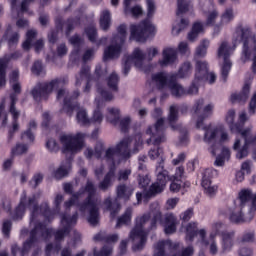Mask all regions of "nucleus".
Segmentation results:
<instances>
[{
	"instance_id": "79ce46f5",
	"label": "nucleus",
	"mask_w": 256,
	"mask_h": 256,
	"mask_svg": "<svg viewBox=\"0 0 256 256\" xmlns=\"http://www.w3.org/2000/svg\"><path fill=\"white\" fill-rule=\"evenodd\" d=\"M133 0H125L124 1V13L126 15H131L134 18H138L143 14L142 7L140 5H136L134 7H130Z\"/></svg>"
},
{
	"instance_id": "473e14b6",
	"label": "nucleus",
	"mask_w": 256,
	"mask_h": 256,
	"mask_svg": "<svg viewBox=\"0 0 256 256\" xmlns=\"http://www.w3.org/2000/svg\"><path fill=\"white\" fill-rule=\"evenodd\" d=\"M69 42L75 48L71 52L70 61L72 63H77L80 60V46L83 43V40L79 35L76 34L70 38Z\"/></svg>"
},
{
	"instance_id": "20e7f679",
	"label": "nucleus",
	"mask_w": 256,
	"mask_h": 256,
	"mask_svg": "<svg viewBox=\"0 0 256 256\" xmlns=\"http://www.w3.org/2000/svg\"><path fill=\"white\" fill-rule=\"evenodd\" d=\"M214 109L215 104L213 102L206 103L204 98H199L194 102L192 112L194 116H197V129L205 131L203 141L211 145L209 151L212 156H217L220 145L229 143L231 136L223 125H204V121L212 117Z\"/></svg>"
},
{
	"instance_id": "2f4dec72",
	"label": "nucleus",
	"mask_w": 256,
	"mask_h": 256,
	"mask_svg": "<svg viewBox=\"0 0 256 256\" xmlns=\"http://www.w3.org/2000/svg\"><path fill=\"white\" fill-rule=\"evenodd\" d=\"M251 82H246L241 92H235L231 95L230 101L232 103H244L248 100L250 95Z\"/></svg>"
},
{
	"instance_id": "393cba45",
	"label": "nucleus",
	"mask_w": 256,
	"mask_h": 256,
	"mask_svg": "<svg viewBox=\"0 0 256 256\" xmlns=\"http://www.w3.org/2000/svg\"><path fill=\"white\" fill-rule=\"evenodd\" d=\"M244 208V206L235 204V206L230 209L229 220L231 223L242 224L250 222L254 218V212H249V217H246L244 214Z\"/></svg>"
},
{
	"instance_id": "f3484780",
	"label": "nucleus",
	"mask_w": 256,
	"mask_h": 256,
	"mask_svg": "<svg viewBox=\"0 0 256 256\" xmlns=\"http://www.w3.org/2000/svg\"><path fill=\"white\" fill-rule=\"evenodd\" d=\"M117 31L118 34L113 36L111 45L106 47L104 50V61L118 59L121 54L122 47L127 37V26L125 24H121L117 28Z\"/></svg>"
},
{
	"instance_id": "c9c22d12",
	"label": "nucleus",
	"mask_w": 256,
	"mask_h": 256,
	"mask_svg": "<svg viewBox=\"0 0 256 256\" xmlns=\"http://www.w3.org/2000/svg\"><path fill=\"white\" fill-rule=\"evenodd\" d=\"M83 81H87V85L84 89V92H89L91 77L90 68L86 65L82 66L81 71L79 72V74L76 75V86H80Z\"/></svg>"
},
{
	"instance_id": "3c124183",
	"label": "nucleus",
	"mask_w": 256,
	"mask_h": 256,
	"mask_svg": "<svg viewBox=\"0 0 256 256\" xmlns=\"http://www.w3.org/2000/svg\"><path fill=\"white\" fill-rule=\"evenodd\" d=\"M186 234L187 240L190 242H192L197 235L199 236L198 223L194 221L189 222L186 226Z\"/></svg>"
},
{
	"instance_id": "de8ad7c7",
	"label": "nucleus",
	"mask_w": 256,
	"mask_h": 256,
	"mask_svg": "<svg viewBox=\"0 0 256 256\" xmlns=\"http://www.w3.org/2000/svg\"><path fill=\"white\" fill-rule=\"evenodd\" d=\"M120 119V109L118 107H108L106 113L107 122L117 125Z\"/></svg>"
},
{
	"instance_id": "680f3d73",
	"label": "nucleus",
	"mask_w": 256,
	"mask_h": 256,
	"mask_svg": "<svg viewBox=\"0 0 256 256\" xmlns=\"http://www.w3.org/2000/svg\"><path fill=\"white\" fill-rule=\"evenodd\" d=\"M27 150H28L27 143H17L16 146L12 148V151H11L12 157L23 155L27 152Z\"/></svg>"
},
{
	"instance_id": "7c9ffc66",
	"label": "nucleus",
	"mask_w": 256,
	"mask_h": 256,
	"mask_svg": "<svg viewBox=\"0 0 256 256\" xmlns=\"http://www.w3.org/2000/svg\"><path fill=\"white\" fill-rule=\"evenodd\" d=\"M178 60V52L176 48L167 47L163 50V59L159 61L161 67H167L176 63Z\"/></svg>"
},
{
	"instance_id": "0e129e2a",
	"label": "nucleus",
	"mask_w": 256,
	"mask_h": 256,
	"mask_svg": "<svg viewBox=\"0 0 256 256\" xmlns=\"http://www.w3.org/2000/svg\"><path fill=\"white\" fill-rule=\"evenodd\" d=\"M7 121H8V115L5 110V100L3 99L0 102V123L2 128L6 127Z\"/></svg>"
},
{
	"instance_id": "f03ea898",
	"label": "nucleus",
	"mask_w": 256,
	"mask_h": 256,
	"mask_svg": "<svg viewBox=\"0 0 256 256\" xmlns=\"http://www.w3.org/2000/svg\"><path fill=\"white\" fill-rule=\"evenodd\" d=\"M143 146V139L141 134H137L134 137H125L121 139L115 146L109 147L104 156V143L98 141L95 146V151L91 147H87L84 151V155L87 159L96 157L97 159H103L110 164L108 173L104 179L99 183V189L107 191L115 181L116 167L121 164L122 161H127L133 154H137Z\"/></svg>"
},
{
	"instance_id": "72a5a7b5",
	"label": "nucleus",
	"mask_w": 256,
	"mask_h": 256,
	"mask_svg": "<svg viewBox=\"0 0 256 256\" xmlns=\"http://www.w3.org/2000/svg\"><path fill=\"white\" fill-rule=\"evenodd\" d=\"M236 117V111L234 109L228 110L226 116H225V122L229 126V129L233 134H240L242 135V126L238 123H234Z\"/></svg>"
},
{
	"instance_id": "bf43d9fd",
	"label": "nucleus",
	"mask_w": 256,
	"mask_h": 256,
	"mask_svg": "<svg viewBox=\"0 0 256 256\" xmlns=\"http://www.w3.org/2000/svg\"><path fill=\"white\" fill-rule=\"evenodd\" d=\"M189 21L186 19H181L180 22L176 21L172 28V34L178 36L183 30L187 28Z\"/></svg>"
},
{
	"instance_id": "c756f323",
	"label": "nucleus",
	"mask_w": 256,
	"mask_h": 256,
	"mask_svg": "<svg viewBox=\"0 0 256 256\" xmlns=\"http://www.w3.org/2000/svg\"><path fill=\"white\" fill-rule=\"evenodd\" d=\"M220 244H221V251L220 254H225L231 252L235 241V232L234 231H229V232H224L222 236H220Z\"/></svg>"
},
{
	"instance_id": "ddd939ff",
	"label": "nucleus",
	"mask_w": 256,
	"mask_h": 256,
	"mask_svg": "<svg viewBox=\"0 0 256 256\" xmlns=\"http://www.w3.org/2000/svg\"><path fill=\"white\" fill-rule=\"evenodd\" d=\"M18 79H19V71L18 70L12 71L10 75V84L15 93H12L10 95L11 104H10L9 112L12 115L13 122H12V127L9 129V132H8L9 142L12 141L14 137V133L19 130L18 119L20 116V112L15 108V105L17 102V94L21 93V86H20V83L18 82Z\"/></svg>"
},
{
	"instance_id": "864d4df0",
	"label": "nucleus",
	"mask_w": 256,
	"mask_h": 256,
	"mask_svg": "<svg viewBox=\"0 0 256 256\" xmlns=\"http://www.w3.org/2000/svg\"><path fill=\"white\" fill-rule=\"evenodd\" d=\"M104 205L106 210L111 212V218H115L116 214L120 211V204L117 202L112 203L110 197L105 199Z\"/></svg>"
},
{
	"instance_id": "49530a36",
	"label": "nucleus",
	"mask_w": 256,
	"mask_h": 256,
	"mask_svg": "<svg viewBox=\"0 0 256 256\" xmlns=\"http://www.w3.org/2000/svg\"><path fill=\"white\" fill-rule=\"evenodd\" d=\"M231 157V152L228 147L223 146L221 149V153L216 156L215 166L222 167L224 166L226 161H229Z\"/></svg>"
},
{
	"instance_id": "7ed1b4c3",
	"label": "nucleus",
	"mask_w": 256,
	"mask_h": 256,
	"mask_svg": "<svg viewBox=\"0 0 256 256\" xmlns=\"http://www.w3.org/2000/svg\"><path fill=\"white\" fill-rule=\"evenodd\" d=\"M157 223L164 226L165 233L170 235L176 232L178 219L173 213H167L163 219L159 204L153 203L150 212L136 217L135 227L130 233L134 251L144 248L149 232L156 229Z\"/></svg>"
},
{
	"instance_id": "b1692460",
	"label": "nucleus",
	"mask_w": 256,
	"mask_h": 256,
	"mask_svg": "<svg viewBox=\"0 0 256 256\" xmlns=\"http://www.w3.org/2000/svg\"><path fill=\"white\" fill-rule=\"evenodd\" d=\"M252 201V204L249 208V213L256 212V194L252 192L251 189H242L239 194L238 198L235 200L234 205H240L241 207L248 206L249 202Z\"/></svg>"
},
{
	"instance_id": "774afa93",
	"label": "nucleus",
	"mask_w": 256,
	"mask_h": 256,
	"mask_svg": "<svg viewBox=\"0 0 256 256\" xmlns=\"http://www.w3.org/2000/svg\"><path fill=\"white\" fill-rule=\"evenodd\" d=\"M113 247L112 245L108 244L103 246L102 250L100 252L96 251L94 249V256H110L112 253Z\"/></svg>"
},
{
	"instance_id": "09e8293b",
	"label": "nucleus",
	"mask_w": 256,
	"mask_h": 256,
	"mask_svg": "<svg viewBox=\"0 0 256 256\" xmlns=\"http://www.w3.org/2000/svg\"><path fill=\"white\" fill-rule=\"evenodd\" d=\"M210 46L209 39H203L200 44L196 47L195 58H205L207 55L208 48Z\"/></svg>"
},
{
	"instance_id": "c85d7f7f",
	"label": "nucleus",
	"mask_w": 256,
	"mask_h": 256,
	"mask_svg": "<svg viewBox=\"0 0 256 256\" xmlns=\"http://www.w3.org/2000/svg\"><path fill=\"white\" fill-rule=\"evenodd\" d=\"M206 6H209V10H207L205 7L203 8L206 17L205 25L207 27H214L215 29V26L218 25L216 21L219 18V12L216 8H214V5L211 1H207ZM213 36H218L215 34V31L213 32Z\"/></svg>"
},
{
	"instance_id": "e2e57ef3",
	"label": "nucleus",
	"mask_w": 256,
	"mask_h": 256,
	"mask_svg": "<svg viewBox=\"0 0 256 256\" xmlns=\"http://www.w3.org/2000/svg\"><path fill=\"white\" fill-rule=\"evenodd\" d=\"M21 57V53L19 51H16L12 54H6L4 57L0 58L1 64L7 68L8 63L12 60H17Z\"/></svg>"
},
{
	"instance_id": "9b49d317",
	"label": "nucleus",
	"mask_w": 256,
	"mask_h": 256,
	"mask_svg": "<svg viewBox=\"0 0 256 256\" xmlns=\"http://www.w3.org/2000/svg\"><path fill=\"white\" fill-rule=\"evenodd\" d=\"M245 26H240L236 29V32L233 36V46L226 40H223L220 42L218 50H217V55L219 59H223L224 63L222 65V79L224 82L227 81L229 72L231 71L232 63L230 60V57L233 55V52L236 50V46L239 45L240 43H243V41L237 42L239 39L238 30L241 28H244Z\"/></svg>"
},
{
	"instance_id": "69168bd1",
	"label": "nucleus",
	"mask_w": 256,
	"mask_h": 256,
	"mask_svg": "<svg viewBox=\"0 0 256 256\" xmlns=\"http://www.w3.org/2000/svg\"><path fill=\"white\" fill-rule=\"evenodd\" d=\"M175 131H180V138H179V144L181 146H187L189 144V136L187 134L186 128H180L176 129Z\"/></svg>"
},
{
	"instance_id": "aec40b11",
	"label": "nucleus",
	"mask_w": 256,
	"mask_h": 256,
	"mask_svg": "<svg viewBox=\"0 0 256 256\" xmlns=\"http://www.w3.org/2000/svg\"><path fill=\"white\" fill-rule=\"evenodd\" d=\"M64 80L62 79H53L50 82H42L38 83L32 89V96L36 102H40L43 100H47L48 96L58 88L62 87L64 84Z\"/></svg>"
},
{
	"instance_id": "a211bd4d",
	"label": "nucleus",
	"mask_w": 256,
	"mask_h": 256,
	"mask_svg": "<svg viewBox=\"0 0 256 256\" xmlns=\"http://www.w3.org/2000/svg\"><path fill=\"white\" fill-rule=\"evenodd\" d=\"M256 143V135H252V127H248L241 132V138L236 137L233 145L236 151V157L239 160L246 158L249 155V148Z\"/></svg>"
},
{
	"instance_id": "58836bf2",
	"label": "nucleus",
	"mask_w": 256,
	"mask_h": 256,
	"mask_svg": "<svg viewBox=\"0 0 256 256\" xmlns=\"http://www.w3.org/2000/svg\"><path fill=\"white\" fill-rule=\"evenodd\" d=\"M135 188L132 185L120 184L117 186L116 193L118 199L124 201L130 200V197L133 195Z\"/></svg>"
},
{
	"instance_id": "338daca9",
	"label": "nucleus",
	"mask_w": 256,
	"mask_h": 256,
	"mask_svg": "<svg viewBox=\"0 0 256 256\" xmlns=\"http://www.w3.org/2000/svg\"><path fill=\"white\" fill-rule=\"evenodd\" d=\"M31 71L36 76H41L45 74V70L41 61H35L31 68Z\"/></svg>"
},
{
	"instance_id": "a19ab883",
	"label": "nucleus",
	"mask_w": 256,
	"mask_h": 256,
	"mask_svg": "<svg viewBox=\"0 0 256 256\" xmlns=\"http://www.w3.org/2000/svg\"><path fill=\"white\" fill-rule=\"evenodd\" d=\"M228 232L229 231L227 230V225L224 222L217 220L211 224V232L209 234V237L211 238H216L217 236L222 237L224 233H228Z\"/></svg>"
},
{
	"instance_id": "4468645a",
	"label": "nucleus",
	"mask_w": 256,
	"mask_h": 256,
	"mask_svg": "<svg viewBox=\"0 0 256 256\" xmlns=\"http://www.w3.org/2000/svg\"><path fill=\"white\" fill-rule=\"evenodd\" d=\"M162 115L163 110L161 108H155L152 116L158 120L156 121L155 125L149 126L146 131L147 135H150V138L147 139V144L153 142L154 145H160L166 141L165 118H163Z\"/></svg>"
},
{
	"instance_id": "1a4fd4ad",
	"label": "nucleus",
	"mask_w": 256,
	"mask_h": 256,
	"mask_svg": "<svg viewBox=\"0 0 256 256\" xmlns=\"http://www.w3.org/2000/svg\"><path fill=\"white\" fill-rule=\"evenodd\" d=\"M149 145H153V141H151ZM154 146H155L154 148H151L149 150L148 156L151 160H156L160 157L161 161L156 167L157 181L153 183L150 187L151 195L161 193L164 190L167 184V181L169 180L168 171L164 169V164H163L164 159L162 156L163 150L161 147H159V144H154Z\"/></svg>"
},
{
	"instance_id": "6ab92c4d",
	"label": "nucleus",
	"mask_w": 256,
	"mask_h": 256,
	"mask_svg": "<svg viewBox=\"0 0 256 256\" xmlns=\"http://www.w3.org/2000/svg\"><path fill=\"white\" fill-rule=\"evenodd\" d=\"M130 30V40L139 43L145 42L148 38L154 37L156 34V27L148 19L142 21L139 25L132 24Z\"/></svg>"
},
{
	"instance_id": "423d86ee",
	"label": "nucleus",
	"mask_w": 256,
	"mask_h": 256,
	"mask_svg": "<svg viewBox=\"0 0 256 256\" xmlns=\"http://www.w3.org/2000/svg\"><path fill=\"white\" fill-rule=\"evenodd\" d=\"M79 96V91L75 90L73 95L70 96L68 90L60 89L57 93V100H63V109L62 111L68 116H72L74 111H77L76 120L78 124L82 126L90 125V118L88 117L87 110L83 107H80L76 102L77 97Z\"/></svg>"
},
{
	"instance_id": "0eeeda50",
	"label": "nucleus",
	"mask_w": 256,
	"mask_h": 256,
	"mask_svg": "<svg viewBox=\"0 0 256 256\" xmlns=\"http://www.w3.org/2000/svg\"><path fill=\"white\" fill-rule=\"evenodd\" d=\"M237 35L239 38L236 40V43L243 42L240 60L245 64L252 59L251 69L253 74L256 75V34L250 26L246 25L237 31Z\"/></svg>"
},
{
	"instance_id": "cd10ccee",
	"label": "nucleus",
	"mask_w": 256,
	"mask_h": 256,
	"mask_svg": "<svg viewBox=\"0 0 256 256\" xmlns=\"http://www.w3.org/2000/svg\"><path fill=\"white\" fill-rule=\"evenodd\" d=\"M236 17V14L234 12V9L232 7H228L224 10V12L221 14L220 23L215 25L214 28V34L219 35L224 26H227L231 24Z\"/></svg>"
},
{
	"instance_id": "2eb2a0df",
	"label": "nucleus",
	"mask_w": 256,
	"mask_h": 256,
	"mask_svg": "<svg viewBox=\"0 0 256 256\" xmlns=\"http://www.w3.org/2000/svg\"><path fill=\"white\" fill-rule=\"evenodd\" d=\"M86 137L85 133L78 132L73 133H64L60 136V143L62 145V152L65 155H76L81 152L85 146L84 138Z\"/></svg>"
},
{
	"instance_id": "f704fd0d",
	"label": "nucleus",
	"mask_w": 256,
	"mask_h": 256,
	"mask_svg": "<svg viewBox=\"0 0 256 256\" xmlns=\"http://www.w3.org/2000/svg\"><path fill=\"white\" fill-rule=\"evenodd\" d=\"M85 34L87 35L89 41L93 44H96L97 47L105 46L108 38L102 37L99 40H97V29L94 25H90L85 29Z\"/></svg>"
},
{
	"instance_id": "a18cd8bd",
	"label": "nucleus",
	"mask_w": 256,
	"mask_h": 256,
	"mask_svg": "<svg viewBox=\"0 0 256 256\" xmlns=\"http://www.w3.org/2000/svg\"><path fill=\"white\" fill-rule=\"evenodd\" d=\"M37 123L34 120H31L28 125V130L23 132L21 135V139L25 143H32L35 140V136L32 131L36 130Z\"/></svg>"
},
{
	"instance_id": "a878e982",
	"label": "nucleus",
	"mask_w": 256,
	"mask_h": 256,
	"mask_svg": "<svg viewBox=\"0 0 256 256\" xmlns=\"http://www.w3.org/2000/svg\"><path fill=\"white\" fill-rule=\"evenodd\" d=\"M199 238L198 245L200 247H209V252L211 255L215 256L219 253V247L216 237L207 238V230L205 228L199 229Z\"/></svg>"
},
{
	"instance_id": "9d476101",
	"label": "nucleus",
	"mask_w": 256,
	"mask_h": 256,
	"mask_svg": "<svg viewBox=\"0 0 256 256\" xmlns=\"http://www.w3.org/2000/svg\"><path fill=\"white\" fill-rule=\"evenodd\" d=\"M176 77V74L155 73L152 75V85L160 91L169 90L176 98L184 97L186 89L176 81Z\"/></svg>"
},
{
	"instance_id": "6e6d98bb",
	"label": "nucleus",
	"mask_w": 256,
	"mask_h": 256,
	"mask_svg": "<svg viewBox=\"0 0 256 256\" xmlns=\"http://www.w3.org/2000/svg\"><path fill=\"white\" fill-rule=\"evenodd\" d=\"M170 180L172 181L171 185H170V190L171 192L177 193L179 192V190L184 187V188H189L190 186V182H184V180L181 179H172L170 178Z\"/></svg>"
},
{
	"instance_id": "603ef678",
	"label": "nucleus",
	"mask_w": 256,
	"mask_h": 256,
	"mask_svg": "<svg viewBox=\"0 0 256 256\" xmlns=\"http://www.w3.org/2000/svg\"><path fill=\"white\" fill-rule=\"evenodd\" d=\"M111 25V14L109 10H103L100 15V26L103 31H107Z\"/></svg>"
},
{
	"instance_id": "c03bdc74",
	"label": "nucleus",
	"mask_w": 256,
	"mask_h": 256,
	"mask_svg": "<svg viewBox=\"0 0 256 256\" xmlns=\"http://www.w3.org/2000/svg\"><path fill=\"white\" fill-rule=\"evenodd\" d=\"M18 40H19V34L16 32L12 33L11 26H9L3 38L0 40V47L4 41H8V46L12 47L18 43Z\"/></svg>"
},
{
	"instance_id": "13d9d810",
	"label": "nucleus",
	"mask_w": 256,
	"mask_h": 256,
	"mask_svg": "<svg viewBox=\"0 0 256 256\" xmlns=\"http://www.w3.org/2000/svg\"><path fill=\"white\" fill-rule=\"evenodd\" d=\"M37 36L36 30H29L26 34V41L23 43L22 48L25 51H28L30 47L33 45V42Z\"/></svg>"
},
{
	"instance_id": "4be33fe9",
	"label": "nucleus",
	"mask_w": 256,
	"mask_h": 256,
	"mask_svg": "<svg viewBox=\"0 0 256 256\" xmlns=\"http://www.w3.org/2000/svg\"><path fill=\"white\" fill-rule=\"evenodd\" d=\"M207 74V61L198 60L195 66V78L190 87L186 89L187 95H197L199 92V86L204 83L205 75Z\"/></svg>"
},
{
	"instance_id": "f257e3e1",
	"label": "nucleus",
	"mask_w": 256,
	"mask_h": 256,
	"mask_svg": "<svg viewBox=\"0 0 256 256\" xmlns=\"http://www.w3.org/2000/svg\"><path fill=\"white\" fill-rule=\"evenodd\" d=\"M41 192H36L32 196L27 198V192L24 190L20 197V202L15 209V212L11 214L14 220H20L25 214L26 209L31 210L30 216V236L27 239L22 249L17 245L12 246V254L16 256L18 252L21 253V256H24L28 251L41 242H46L52 237L53 229L48 227L45 223H42L41 218H45L50 222L56 214L60 213L61 203L64 200L62 194H57L54 199L55 209L51 210L48 203H43L41 207L37 206V200L40 198Z\"/></svg>"
},
{
	"instance_id": "f8f14e48",
	"label": "nucleus",
	"mask_w": 256,
	"mask_h": 256,
	"mask_svg": "<svg viewBox=\"0 0 256 256\" xmlns=\"http://www.w3.org/2000/svg\"><path fill=\"white\" fill-rule=\"evenodd\" d=\"M78 220V214L75 212L73 215L63 214L61 217V226L62 228L58 229L55 235L56 244H47L46 246V256H51L52 253H59L61 249L60 242L64 239L65 236L69 234L71 228L76 225Z\"/></svg>"
},
{
	"instance_id": "dca6fc26",
	"label": "nucleus",
	"mask_w": 256,
	"mask_h": 256,
	"mask_svg": "<svg viewBox=\"0 0 256 256\" xmlns=\"http://www.w3.org/2000/svg\"><path fill=\"white\" fill-rule=\"evenodd\" d=\"M178 248H179V243H174L169 239L161 240L156 244L153 256H193L194 255V248L191 245L183 248L181 253H177Z\"/></svg>"
},
{
	"instance_id": "4c0bfd02",
	"label": "nucleus",
	"mask_w": 256,
	"mask_h": 256,
	"mask_svg": "<svg viewBox=\"0 0 256 256\" xmlns=\"http://www.w3.org/2000/svg\"><path fill=\"white\" fill-rule=\"evenodd\" d=\"M70 170H71V159L68 158L65 161H63L61 163V165L56 170H54L53 176L55 179L61 180L65 177H67Z\"/></svg>"
},
{
	"instance_id": "412c9836",
	"label": "nucleus",
	"mask_w": 256,
	"mask_h": 256,
	"mask_svg": "<svg viewBox=\"0 0 256 256\" xmlns=\"http://www.w3.org/2000/svg\"><path fill=\"white\" fill-rule=\"evenodd\" d=\"M97 93L98 96L95 99L97 107L93 112V116L90 118V124L100 125L103 121V113L101 109L105 106V102L113 100V93L100 86L97 88Z\"/></svg>"
},
{
	"instance_id": "e433bc0d",
	"label": "nucleus",
	"mask_w": 256,
	"mask_h": 256,
	"mask_svg": "<svg viewBox=\"0 0 256 256\" xmlns=\"http://www.w3.org/2000/svg\"><path fill=\"white\" fill-rule=\"evenodd\" d=\"M179 110L180 108L177 104H173L169 108L168 121L173 131L178 130L181 126V124H176L179 120Z\"/></svg>"
},
{
	"instance_id": "5fc2aeb1",
	"label": "nucleus",
	"mask_w": 256,
	"mask_h": 256,
	"mask_svg": "<svg viewBox=\"0 0 256 256\" xmlns=\"http://www.w3.org/2000/svg\"><path fill=\"white\" fill-rule=\"evenodd\" d=\"M132 212H133L132 208L128 207L125 213L118 218L116 228H120L122 225L129 224L132 219Z\"/></svg>"
},
{
	"instance_id": "39448f33",
	"label": "nucleus",
	"mask_w": 256,
	"mask_h": 256,
	"mask_svg": "<svg viewBox=\"0 0 256 256\" xmlns=\"http://www.w3.org/2000/svg\"><path fill=\"white\" fill-rule=\"evenodd\" d=\"M87 192L88 196L83 201L78 203L77 207L82 216L88 214L87 220L92 226H96L99 223L100 213V199H95L94 195L96 193V188L94 183L90 180L87 181L85 188L82 187L78 192L72 194V197L65 201L64 208L66 211H69L71 207L76 205L78 200L82 198L84 193Z\"/></svg>"
},
{
	"instance_id": "ea45409f",
	"label": "nucleus",
	"mask_w": 256,
	"mask_h": 256,
	"mask_svg": "<svg viewBox=\"0 0 256 256\" xmlns=\"http://www.w3.org/2000/svg\"><path fill=\"white\" fill-rule=\"evenodd\" d=\"M80 17L76 18L75 20L68 19L67 22L62 23L61 19H56V28L57 32L63 31V29H66V35L69 36L70 32L79 24Z\"/></svg>"
},
{
	"instance_id": "052dcab7",
	"label": "nucleus",
	"mask_w": 256,
	"mask_h": 256,
	"mask_svg": "<svg viewBox=\"0 0 256 256\" xmlns=\"http://www.w3.org/2000/svg\"><path fill=\"white\" fill-rule=\"evenodd\" d=\"M191 7L192 5L189 0H178L177 16L180 17L181 15L187 13Z\"/></svg>"
},
{
	"instance_id": "5701e85b",
	"label": "nucleus",
	"mask_w": 256,
	"mask_h": 256,
	"mask_svg": "<svg viewBox=\"0 0 256 256\" xmlns=\"http://www.w3.org/2000/svg\"><path fill=\"white\" fill-rule=\"evenodd\" d=\"M217 175V170L213 168L205 169L202 172V187L205 194L209 197H214L218 191V186L212 184L211 178Z\"/></svg>"
},
{
	"instance_id": "bb28decb",
	"label": "nucleus",
	"mask_w": 256,
	"mask_h": 256,
	"mask_svg": "<svg viewBox=\"0 0 256 256\" xmlns=\"http://www.w3.org/2000/svg\"><path fill=\"white\" fill-rule=\"evenodd\" d=\"M35 0H22L21 4L19 3V0H12L11 1V10L13 18H19L24 13H28L29 15L32 14L31 11H29V6L34 3Z\"/></svg>"
},
{
	"instance_id": "4d7b16f0",
	"label": "nucleus",
	"mask_w": 256,
	"mask_h": 256,
	"mask_svg": "<svg viewBox=\"0 0 256 256\" xmlns=\"http://www.w3.org/2000/svg\"><path fill=\"white\" fill-rule=\"evenodd\" d=\"M119 75L116 73V72H112L107 78H106V81H107V85L108 87L114 91V92H117L118 90V83H119Z\"/></svg>"
},
{
	"instance_id": "6e6552de",
	"label": "nucleus",
	"mask_w": 256,
	"mask_h": 256,
	"mask_svg": "<svg viewBox=\"0 0 256 256\" xmlns=\"http://www.w3.org/2000/svg\"><path fill=\"white\" fill-rule=\"evenodd\" d=\"M159 51L156 47L147 48V55L140 48H135L132 55L124 58L123 74L127 76L131 70L132 64L143 72H147L146 61L151 62L158 55Z\"/></svg>"
},
{
	"instance_id": "8fccbe9b",
	"label": "nucleus",
	"mask_w": 256,
	"mask_h": 256,
	"mask_svg": "<svg viewBox=\"0 0 256 256\" xmlns=\"http://www.w3.org/2000/svg\"><path fill=\"white\" fill-rule=\"evenodd\" d=\"M192 74V64L189 61H186L183 63V65L180 67L178 74L173 73L172 75H176V78L185 79L190 77Z\"/></svg>"
},
{
	"instance_id": "37998d69",
	"label": "nucleus",
	"mask_w": 256,
	"mask_h": 256,
	"mask_svg": "<svg viewBox=\"0 0 256 256\" xmlns=\"http://www.w3.org/2000/svg\"><path fill=\"white\" fill-rule=\"evenodd\" d=\"M205 26V23H202L201 21L195 22L191 32L188 34L189 41L194 42L200 34L204 33Z\"/></svg>"
}]
</instances>
